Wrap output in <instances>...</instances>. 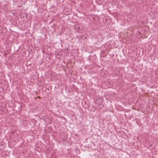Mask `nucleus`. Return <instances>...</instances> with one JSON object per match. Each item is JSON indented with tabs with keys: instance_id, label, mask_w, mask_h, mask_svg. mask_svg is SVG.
I'll list each match as a JSON object with an SVG mask.
<instances>
[{
	"instance_id": "f257e3e1",
	"label": "nucleus",
	"mask_w": 158,
	"mask_h": 158,
	"mask_svg": "<svg viewBox=\"0 0 158 158\" xmlns=\"http://www.w3.org/2000/svg\"><path fill=\"white\" fill-rule=\"evenodd\" d=\"M103 101L102 98H97L95 101V103L96 104H99L102 103Z\"/></svg>"
},
{
	"instance_id": "f03ea898",
	"label": "nucleus",
	"mask_w": 158,
	"mask_h": 158,
	"mask_svg": "<svg viewBox=\"0 0 158 158\" xmlns=\"http://www.w3.org/2000/svg\"><path fill=\"white\" fill-rule=\"evenodd\" d=\"M98 104V109H102L104 106V105L103 104L100 103L99 104Z\"/></svg>"
},
{
	"instance_id": "7ed1b4c3",
	"label": "nucleus",
	"mask_w": 158,
	"mask_h": 158,
	"mask_svg": "<svg viewBox=\"0 0 158 158\" xmlns=\"http://www.w3.org/2000/svg\"><path fill=\"white\" fill-rule=\"evenodd\" d=\"M62 54V52L60 51L59 53H58V55H61Z\"/></svg>"
},
{
	"instance_id": "20e7f679",
	"label": "nucleus",
	"mask_w": 158,
	"mask_h": 158,
	"mask_svg": "<svg viewBox=\"0 0 158 158\" xmlns=\"http://www.w3.org/2000/svg\"><path fill=\"white\" fill-rule=\"evenodd\" d=\"M68 92H69V93H70V90H69H69H68Z\"/></svg>"
}]
</instances>
